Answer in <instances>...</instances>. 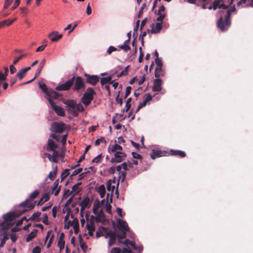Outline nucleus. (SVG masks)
<instances>
[{
	"label": "nucleus",
	"mask_w": 253,
	"mask_h": 253,
	"mask_svg": "<svg viewBox=\"0 0 253 253\" xmlns=\"http://www.w3.org/2000/svg\"><path fill=\"white\" fill-rule=\"evenodd\" d=\"M66 105L67 112L73 117H77L79 112L84 110V107L81 103H77L76 101L72 99H67L63 101Z\"/></svg>",
	"instance_id": "3"
},
{
	"label": "nucleus",
	"mask_w": 253,
	"mask_h": 253,
	"mask_svg": "<svg viewBox=\"0 0 253 253\" xmlns=\"http://www.w3.org/2000/svg\"><path fill=\"white\" fill-rule=\"evenodd\" d=\"M163 81L160 79H155L153 81V85L152 90L153 92H160L163 89L162 87Z\"/></svg>",
	"instance_id": "12"
},
{
	"label": "nucleus",
	"mask_w": 253,
	"mask_h": 253,
	"mask_svg": "<svg viewBox=\"0 0 253 253\" xmlns=\"http://www.w3.org/2000/svg\"><path fill=\"white\" fill-rule=\"evenodd\" d=\"M72 193V191H70L69 189L66 190L64 191V193L63 194V198H66L68 197Z\"/></svg>",
	"instance_id": "63"
},
{
	"label": "nucleus",
	"mask_w": 253,
	"mask_h": 253,
	"mask_svg": "<svg viewBox=\"0 0 253 253\" xmlns=\"http://www.w3.org/2000/svg\"><path fill=\"white\" fill-rule=\"evenodd\" d=\"M99 206V201H98L96 204L93 205L92 211L94 214H97V210L98 209Z\"/></svg>",
	"instance_id": "52"
},
{
	"label": "nucleus",
	"mask_w": 253,
	"mask_h": 253,
	"mask_svg": "<svg viewBox=\"0 0 253 253\" xmlns=\"http://www.w3.org/2000/svg\"><path fill=\"white\" fill-rule=\"evenodd\" d=\"M100 232L105 233V237L106 238L109 237L108 242V247H110L112 246L116 242V236L114 232L111 230H108V229L105 227L101 226L99 228Z\"/></svg>",
	"instance_id": "7"
},
{
	"label": "nucleus",
	"mask_w": 253,
	"mask_h": 253,
	"mask_svg": "<svg viewBox=\"0 0 253 253\" xmlns=\"http://www.w3.org/2000/svg\"><path fill=\"white\" fill-rule=\"evenodd\" d=\"M39 88L43 91V92L45 94V95L49 90L46 87L45 84L42 82H39L38 84Z\"/></svg>",
	"instance_id": "36"
},
{
	"label": "nucleus",
	"mask_w": 253,
	"mask_h": 253,
	"mask_svg": "<svg viewBox=\"0 0 253 253\" xmlns=\"http://www.w3.org/2000/svg\"><path fill=\"white\" fill-rule=\"evenodd\" d=\"M72 87V89L74 91H78L84 88V84L82 78L79 76H78L76 78L75 77L74 83Z\"/></svg>",
	"instance_id": "9"
},
{
	"label": "nucleus",
	"mask_w": 253,
	"mask_h": 253,
	"mask_svg": "<svg viewBox=\"0 0 253 253\" xmlns=\"http://www.w3.org/2000/svg\"><path fill=\"white\" fill-rule=\"evenodd\" d=\"M27 55L26 54H23L21 55L16 57L15 60L13 61V64H16L23 57H25Z\"/></svg>",
	"instance_id": "54"
},
{
	"label": "nucleus",
	"mask_w": 253,
	"mask_h": 253,
	"mask_svg": "<svg viewBox=\"0 0 253 253\" xmlns=\"http://www.w3.org/2000/svg\"><path fill=\"white\" fill-rule=\"evenodd\" d=\"M59 96V94L52 89H49L44 97L47 99L52 100V99H57Z\"/></svg>",
	"instance_id": "17"
},
{
	"label": "nucleus",
	"mask_w": 253,
	"mask_h": 253,
	"mask_svg": "<svg viewBox=\"0 0 253 253\" xmlns=\"http://www.w3.org/2000/svg\"><path fill=\"white\" fill-rule=\"evenodd\" d=\"M57 147V144L54 140L52 139H48L46 147V150L47 151L50 152L51 150H53V149H56Z\"/></svg>",
	"instance_id": "22"
},
{
	"label": "nucleus",
	"mask_w": 253,
	"mask_h": 253,
	"mask_svg": "<svg viewBox=\"0 0 253 253\" xmlns=\"http://www.w3.org/2000/svg\"><path fill=\"white\" fill-rule=\"evenodd\" d=\"M129 42V41L126 40L124 43L122 45H119V47L126 52L130 49V47L128 45Z\"/></svg>",
	"instance_id": "33"
},
{
	"label": "nucleus",
	"mask_w": 253,
	"mask_h": 253,
	"mask_svg": "<svg viewBox=\"0 0 253 253\" xmlns=\"http://www.w3.org/2000/svg\"><path fill=\"white\" fill-rule=\"evenodd\" d=\"M165 10V7L164 5H161L158 10V15L159 16L157 18L156 20L157 22H163V20L166 17V14L165 13H162Z\"/></svg>",
	"instance_id": "19"
},
{
	"label": "nucleus",
	"mask_w": 253,
	"mask_h": 253,
	"mask_svg": "<svg viewBox=\"0 0 253 253\" xmlns=\"http://www.w3.org/2000/svg\"><path fill=\"white\" fill-rule=\"evenodd\" d=\"M103 142L104 143H106V141L104 138L101 137L100 138H98L95 140V146H98L101 142Z\"/></svg>",
	"instance_id": "50"
},
{
	"label": "nucleus",
	"mask_w": 253,
	"mask_h": 253,
	"mask_svg": "<svg viewBox=\"0 0 253 253\" xmlns=\"http://www.w3.org/2000/svg\"><path fill=\"white\" fill-rule=\"evenodd\" d=\"M48 200V196L47 194H44L42 196L41 198L39 200L38 203V205L42 204L43 203L46 202Z\"/></svg>",
	"instance_id": "39"
},
{
	"label": "nucleus",
	"mask_w": 253,
	"mask_h": 253,
	"mask_svg": "<svg viewBox=\"0 0 253 253\" xmlns=\"http://www.w3.org/2000/svg\"><path fill=\"white\" fill-rule=\"evenodd\" d=\"M65 129L64 124L54 123L52 124L50 130L53 132L62 133Z\"/></svg>",
	"instance_id": "13"
},
{
	"label": "nucleus",
	"mask_w": 253,
	"mask_h": 253,
	"mask_svg": "<svg viewBox=\"0 0 253 253\" xmlns=\"http://www.w3.org/2000/svg\"><path fill=\"white\" fill-rule=\"evenodd\" d=\"M95 94L94 90L91 87H88L83 95L82 98V102L85 105L88 106L93 99V95Z\"/></svg>",
	"instance_id": "6"
},
{
	"label": "nucleus",
	"mask_w": 253,
	"mask_h": 253,
	"mask_svg": "<svg viewBox=\"0 0 253 253\" xmlns=\"http://www.w3.org/2000/svg\"><path fill=\"white\" fill-rule=\"evenodd\" d=\"M16 18H15L12 20H10V19H7L6 20H4V22L5 23V25L6 26H9L15 20H16Z\"/></svg>",
	"instance_id": "61"
},
{
	"label": "nucleus",
	"mask_w": 253,
	"mask_h": 253,
	"mask_svg": "<svg viewBox=\"0 0 253 253\" xmlns=\"http://www.w3.org/2000/svg\"><path fill=\"white\" fill-rule=\"evenodd\" d=\"M128 67L129 66H127L125 68L117 75V77H120L122 76L126 75L128 72Z\"/></svg>",
	"instance_id": "47"
},
{
	"label": "nucleus",
	"mask_w": 253,
	"mask_h": 253,
	"mask_svg": "<svg viewBox=\"0 0 253 253\" xmlns=\"http://www.w3.org/2000/svg\"><path fill=\"white\" fill-rule=\"evenodd\" d=\"M118 49L117 48L113 46H110L109 47L107 50V53L109 55L111 54L113 52L117 51Z\"/></svg>",
	"instance_id": "49"
},
{
	"label": "nucleus",
	"mask_w": 253,
	"mask_h": 253,
	"mask_svg": "<svg viewBox=\"0 0 253 253\" xmlns=\"http://www.w3.org/2000/svg\"><path fill=\"white\" fill-rule=\"evenodd\" d=\"M52 151V162L53 163H57L58 162V158L60 156V153L59 152L57 151L56 150L53 149V150H51Z\"/></svg>",
	"instance_id": "32"
},
{
	"label": "nucleus",
	"mask_w": 253,
	"mask_h": 253,
	"mask_svg": "<svg viewBox=\"0 0 253 253\" xmlns=\"http://www.w3.org/2000/svg\"><path fill=\"white\" fill-rule=\"evenodd\" d=\"M131 154H132V157L134 159H141V158H142L140 154H138L136 152H132L131 153Z\"/></svg>",
	"instance_id": "62"
},
{
	"label": "nucleus",
	"mask_w": 253,
	"mask_h": 253,
	"mask_svg": "<svg viewBox=\"0 0 253 253\" xmlns=\"http://www.w3.org/2000/svg\"><path fill=\"white\" fill-rule=\"evenodd\" d=\"M112 75L109 76L107 77H103L101 78L100 83L103 86L107 84H112Z\"/></svg>",
	"instance_id": "30"
},
{
	"label": "nucleus",
	"mask_w": 253,
	"mask_h": 253,
	"mask_svg": "<svg viewBox=\"0 0 253 253\" xmlns=\"http://www.w3.org/2000/svg\"><path fill=\"white\" fill-rule=\"evenodd\" d=\"M102 156V154H100L98 156H97L96 157H95L92 160V162L93 163H98L100 161V158Z\"/></svg>",
	"instance_id": "60"
},
{
	"label": "nucleus",
	"mask_w": 253,
	"mask_h": 253,
	"mask_svg": "<svg viewBox=\"0 0 253 253\" xmlns=\"http://www.w3.org/2000/svg\"><path fill=\"white\" fill-rule=\"evenodd\" d=\"M84 76L86 78V83L92 85H96L99 81V77L97 75H90L85 73Z\"/></svg>",
	"instance_id": "11"
},
{
	"label": "nucleus",
	"mask_w": 253,
	"mask_h": 253,
	"mask_svg": "<svg viewBox=\"0 0 253 253\" xmlns=\"http://www.w3.org/2000/svg\"><path fill=\"white\" fill-rule=\"evenodd\" d=\"M89 198L87 197L84 198L80 204L81 206V211H82L84 210L88 205L89 202Z\"/></svg>",
	"instance_id": "29"
},
{
	"label": "nucleus",
	"mask_w": 253,
	"mask_h": 253,
	"mask_svg": "<svg viewBox=\"0 0 253 253\" xmlns=\"http://www.w3.org/2000/svg\"><path fill=\"white\" fill-rule=\"evenodd\" d=\"M15 65V64H13V63L12 64H11L9 66V70H10V73L11 74H13L16 71V69L14 67Z\"/></svg>",
	"instance_id": "57"
},
{
	"label": "nucleus",
	"mask_w": 253,
	"mask_h": 253,
	"mask_svg": "<svg viewBox=\"0 0 253 253\" xmlns=\"http://www.w3.org/2000/svg\"><path fill=\"white\" fill-rule=\"evenodd\" d=\"M98 192L101 198H103L105 197L106 194V189L105 187L103 184L101 185L99 187Z\"/></svg>",
	"instance_id": "35"
},
{
	"label": "nucleus",
	"mask_w": 253,
	"mask_h": 253,
	"mask_svg": "<svg viewBox=\"0 0 253 253\" xmlns=\"http://www.w3.org/2000/svg\"><path fill=\"white\" fill-rule=\"evenodd\" d=\"M48 139H52L53 140L55 139L56 142L59 141V138L58 137V136L55 134H51Z\"/></svg>",
	"instance_id": "59"
},
{
	"label": "nucleus",
	"mask_w": 253,
	"mask_h": 253,
	"mask_svg": "<svg viewBox=\"0 0 253 253\" xmlns=\"http://www.w3.org/2000/svg\"><path fill=\"white\" fill-rule=\"evenodd\" d=\"M153 97L150 93H147L145 95V99L143 101H145L147 104L148 102L152 100Z\"/></svg>",
	"instance_id": "48"
},
{
	"label": "nucleus",
	"mask_w": 253,
	"mask_h": 253,
	"mask_svg": "<svg viewBox=\"0 0 253 253\" xmlns=\"http://www.w3.org/2000/svg\"><path fill=\"white\" fill-rule=\"evenodd\" d=\"M39 194V191L38 190H34L29 196V198H27L29 200H33L35 199Z\"/></svg>",
	"instance_id": "40"
},
{
	"label": "nucleus",
	"mask_w": 253,
	"mask_h": 253,
	"mask_svg": "<svg viewBox=\"0 0 253 253\" xmlns=\"http://www.w3.org/2000/svg\"><path fill=\"white\" fill-rule=\"evenodd\" d=\"M165 74L166 72L163 68L155 69V77H156V79L163 77L165 76Z\"/></svg>",
	"instance_id": "28"
},
{
	"label": "nucleus",
	"mask_w": 253,
	"mask_h": 253,
	"mask_svg": "<svg viewBox=\"0 0 253 253\" xmlns=\"http://www.w3.org/2000/svg\"><path fill=\"white\" fill-rule=\"evenodd\" d=\"M70 169H65L61 174V181H62L63 179H64L66 177H67L69 174Z\"/></svg>",
	"instance_id": "42"
},
{
	"label": "nucleus",
	"mask_w": 253,
	"mask_h": 253,
	"mask_svg": "<svg viewBox=\"0 0 253 253\" xmlns=\"http://www.w3.org/2000/svg\"><path fill=\"white\" fill-rule=\"evenodd\" d=\"M86 227L88 230L89 235L92 236L95 229L94 223L93 221L91 220L89 222H87L86 225Z\"/></svg>",
	"instance_id": "24"
},
{
	"label": "nucleus",
	"mask_w": 253,
	"mask_h": 253,
	"mask_svg": "<svg viewBox=\"0 0 253 253\" xmlns=\"http://www.w3.org/2000/svg\"><path fill=\"white\" fill-rule=\"evenodd\" d=\"M41 252V248L39 246L35 247L33 250V253H40Z\"/></svg>",
	"instance_id": "64"
},
{
	"label": "nucleus",
	"mask_w": 253,
	"mask_h": 253,
	"mask_svg": "<svg viewBox=\"0 0 253 253\" xmlns=\"http://www.w3.org/2000/svg\"><path fill=\"white\" fill-rule=\"evenodd\" d=\"M126 157V154L124 152H118L115 153L114 157L111 159L110 162L112 163H119L122 161V159Z\"/></svg>",
	"instance_id": "15"
},
{
	"label": "nucleus",
	"mask_w": 253,
	"mask_h": 253,
	"mask_svg": "<svg viewBox=\"0 0 253 253\" xmlns=\"http://www.w3.org/2000/svg\"><path fill=\"white\" fill-rule=\"evenodd\" d=\"M59 180H56L53 184V187L51 189V194H53L55 196H57L60 190V186L58 187Z\"/></svg>",
	"instance_id": "23"
},
{
	"label": "nucleus",
	"mask_w": 253,
	"mask_h": 253,
	"mask_svg": "<svg viewBox=\"0 0 253 253\" xmlns=\"http://www.w3.org/2000/svg\"><path fill=\"white\" fill-rule=\"evenodd\" d=\"M41 212H34L32 215V216L30 217V218L29 219V220H34L35 219H36V218L39 217L41 215Z\"/></svg>",
	"instance_id": "44"
},
{
	"label": "nucleus",
	"mask_w": 253,
	"mask_h": 253,
	"mask_svg": "<svg viewBox=\"0 0 253 253\" xmlns=\"http://www.w3.org/2000/svg\"><path fill=\"white\" fill-rule=\"evenodd\" d=\"M62 34H58L57 31H53L48 35V37L50 38L51 41L53 42L58 41L62 38Z\"/></svg>",
	"instance_id": "18"
},
{
	"label": "nucleus",
	"mask_w": 253,
	"mask_h": 253,
	"mask_svg": "<svg viewBox=\"0 0 253 253\" xmlns=\"http://www.w3.org/2000/svg\"><path fill=\"white\" fill-rule=\"evenodd\" d=\"M37 230L33 229L27 236L26 241L27 242H29L31 241L37 235Z\"/></svg>",
	"instance_id": "34"
},
{
	"label": "nucleus",
	"mask_w": 253,
	"mask_h": 253,
	"mask_svg": "<svg viewBox=\"0 0 253 253\" xmlns=\"http://www.w3.org/2000/svg\"><path fill=\"white\" fill-rule=\"evenodd\" d=\"M170 154L173 156H178L181 158H184L186 156V153L181 150H174L171 149L170 150Z\"/></svg>",
	"instance_id": "27"
},
{
	"label": "nucleus",
	"mask_w": 253,
	"mask_h": 253,
	"mask_svg": "<svg viewBox=\"0 0 253 253\" xmlns=\"http://www.w3.org/2000/svg\"><path fill=\"white\" fill-rule=\"evenodd\" d=\"M82 170H83V169L82 168H79L78 169H75V170L73 171V172H72V173L70 177H73L74 176H75V175H77L78 174L80 173Z\"/></svg>",
	"instance_id": "51"
},
{
	"label": "nucleus",
	"mask_w": 253,
	"mask_h": 253,
	"mask_svg": "<svg viewBox=\"0 0 253 253\" xmlns=\"http://www.w3.org/2000/svg\"><path fill=\"white\" fill-rule=\"evenodd\" d=\"M75 80V76H73L70 79L68 80L65 83L57 86L55 89L57 91H67L73 85Z\"/></svg>",
	"instance_id": "8"
},
{
	"label": "nucleus",
	"mask_w": 253,
	"mask_h": 253,
	"mask_svg": "<svg viewBox=\"0 0 253 253\" xmlns=\"http://www.w3.org/2000/svg\"><path fill=\"white\" fill-rule=\"evenodd\" d=\"M29 201V199H26L24 201L22 202L19 205V206L20 207H23L24 208H27V209H25L27 210L26 211H28V210H31L34 208V206L31 205H28V202Z\"/></svg>",
	"instance_id": "31"
},
{
	"label": "nucleus",
	"mask_w": 253,
	"mask_h": 253,
	"mask_svg": "<svg viewBox=\"0 0 253 253\" xmlns=\"http://www.w3.org/2000/svg\"><path fill=\"white\" fill-rule=\"evenodd\" d=\"M131 86H128L126 87V93H125V95L124 96V98H126L129 95V94H130V93L131 92Z\"/></svg>",
	"instance_id": "56"
},
{
	"label": "nucleus",
	"mask_w": 253,
	"mask_h": 253,
	"mask_svg": "<svg viewBox=\"0 0 253 253\" xmlns=\"http://www.w3.org/2000/svg\"><path fill=\"white\" fill-rule=\"evenodd\" d=\"M139 24V20H137L136 23V25L133 28V37H137V30Z\"/></svg>",
	"instance_id": "46"
},
{
	"label": "nucleus",
	"mask_w": 253,
	"mask_h": 253,
	"mask_svg": "<svg viewBox=\"0 0 253 253\" xmlns=\"http://www.w3.org/2000/svg\"><path fill=\"white\" fill-rule=\"evenodd\" d=\"M163 22H158L157 23H152L151 26V33L156 34L160 33L163 28Z\"/></svg>",
	"instance_id": "14"
},
{
	"label": "nucleus",
	"mask_w": 253,
	"mask_h": 253,
	"mask_svg": "<svg viewBox=\"0 0 253 253\" xmlns=\"http://www.w3.org/2000/svg\"><path fill=\"white\" fill-rule=\"evenodd\" d=\"M27 210H19L16 212L9 211V212L4 214L2 215L3 222L0 223V229L1 233H4L7 232V230L12 225V222L20 215L26 212Z\"/></svg>",
	"instance_id": "1"
},
{
	"label": "nucleus",
	"mask_w": 253,
	"mask_h": 253,
	"mask_svg": "<svg viewBox=\"0 0 253 253\" xmlns=\"http://www.w3.org/2000/svg\"><path fill=\"white\" fill-rule=\"evenodd\" d=\"M48 102L57 115L62 117L65 116V111L63 108L59 106L56 105L52 100L48 99Z\"/></svg>",
	"instance_id": "10"
},
{
	"label": "nucleus",
	"mask_w": 253,
	"mask_h": 253,
	"mask_svg": "<svg viewBox=\"0 0 253 253\" xmlns=\"http://www.w3.org/2000/svg\"><path fill=\"white\" fill-rule=\"evenodd\" d=\"M115 186L114 185H112V182L111 181V180L108 181L107 183V190L108 191H110L111 192V194H110V203L108 204V206L109 207H111V205H110V203H112V194H113V191L115 189Z\"/></svg>",
	"instance_id": "25"
},
{
	"label": "nucleus",
	"mask_w": 253,
	"mask_h": 253,
	"mask_svg": "<svg viewBox=\"0 0 253 253\" xmlns=\"http://www.w3.org/2000/svg\"><path fill=\"white\" fill-rule=\"evenodd\" d=\"M81 182H78L77 183L74 185L72 187V192H74L75 194H77L79 192L80 190L79 189V186L81 185Z\"/></svg>",
	"instance_id": "41"
},
{
	"label": "nucleus",
	"mask_w": 253,
	"mask_h": 253,
	"mask_svg": "<svg viewBox=\"0 0 253 253\" xmlns=\"http://www.w3.org/2000/svg\"><path fill=\"white\" fill-rule=\"evenodd\" d=\"M236 11V7L233 5L230 9L227 11L225 17V20L223 21V17L221 16L217 21V26L222 32L227 31L231 25L230 16L232 12Z\"/></svg>",
	"instance_id": "4"
},
{
	"label": "nucleus",
	"mask_w": 253,
	"mask_h": 253,
	"mask_svg": "<svg viewBox=\"0 0 253 253\" xmlns=\"http://www.w3.org/2000/svg\"><path fill=\"white\" fill-rule=\"evenodd\" d=\"M120 243L125 245L122 249L120 248H113L111 250L110 253H131L132 250H138L139 253H142L143 247L141 245H137L133 241H129L128 239L125 240L124 242L121 241Z\"/></svg>",
	"instance_id": "2"
},
{
	"label": "nucleus",
	"mask_w": 253,
	"mask_h": 253,
	"mask_svg": "<svg viewBox=\"0 0 253 253\" xmlns=\"http://www.w3.org/2000/svg\"><path fill=\"white\" fill-rule=\"evenodd\" d=\"M45 63V58H43L42 59V60L40 63L38 68H37V69L36 71L35 78H37L40 76Z\"/></svg>",
	"instance_id": "26"
},
{
	"label": "nucleus",
	"mask_w": 253,
	"mask_h": 253,
	"mask_svg": "<svg viewBox=\"0 0 253 253\" xmlns=\"http://www.w3.org/2000/svg\"><path fill=\"white\" fill-rule=\"evenodd\" d=\"M42 222L45 225L48 224V215L46 213L43 215V217L42 218Z\"/></svg>",
	"instance_id": "58"
},
{
	"label": "nucleus",
	"mask_w": 253,
	"mask_h": 253,
	"mask_svg": "<svg viewBox=\"0 0 253 253\" xmlns=\"http://www.w3.org/2000/svg\"><path fill=\"white\" fill-rule=\"evenodd\" d=\"M167 152L165 151L160 150L153 149L150 153L151 158L154 160L157 158H159L166 156Z\"/></svg>",
	"instance_id": "16"
},
{
	"label": "nucleus",
	"mask_w": 253,
	"mask_h": 253,
	"mask_svg": "<svg viewBox=\"0 0 253 253\" xmlns=\"http://www.w3.org/2000/svg\"><path fill=\"white\" fill-rule=\"evenodd\" d=\"M126 171H122L120 172L119 173V181H121V182H123L125 179H126Z\"/></svg>",
	"instance_id": "43"
},
{
	"label": "nucleus",
	"mask_w": 253,
	"mask_h": 253,
	"mask_svg": "<svg viewBox=\"0 0 253 253\" xmlns=\"http://www.w3.org/2000/svg\"><path fill=\"white\" fill-rule=\"evenodd\" d=\"M31 69V67H27L20 70L16 75L20 80H21L26 76L27 72Z\"/></svg>",
	"instance_id": "20"
},
{
	"label": "nucleus",
	"mask_w": 253,
	"mask_h": 253,
	"mask_svg": "<svg viewBox=\"0 0 253 253\" xmlns=\"http://www.w3.org/2000/svg\"><path fill=\"white\" fill-rule=\"evenodd\" d=\"M58 247L59 248L60 250H62L65 247V241L64 240H58Z\"/></svg>",
	"instance_id": "45"
},
{
	"label": "nucleus",
	"mask_w": 253,
	"mask_h": 253,
	"mask_svg": "<svg viewBox=\"0 0 253 253\" xmlns=\"http://www.w3.org/2000/svg\"><path fill=\"white\" fill-rule=\"evenodd\" d=\"M132 99L131 97L128 98L126 102L125 108L124 109L122 112H127L130 109L131 105H130V102L131 101Z\"/></svg>",
	"instance_id": "37"
},
{
	"label": "nucleus",
	"mask_w": 253,
	"mask_h": 253,
	"mask_svg": "<svg viewBox=\"0 0 253 253\" xmlns=\"http://www.w3.org/2000/svg\"><path fill=\"white\" fill-rule=\"evenodd\" d=\"M156 67L155 69H161L163 67V63L162 58H156L155 60Z\"/></svg>",
	"instance_id": "38"
},
{
	"label": "nucleus",
	"mask_w": 253,
	"mask_h": 253,
	"mask_svg": "<svg viewBox=\"0 0 253 253\" xmlns=\"http://www.w3.org/2000/svg\"><path fill=\"white\" fill-rule=\"evenodd\" d=\"M115 144L112 146V148L110 146L108 148V152L109 153H117L118 152H121L123 150L122 147L117 144L116 141H115Z\"/></svg>",
	"instance_id": "21"
},
{
	"label": "nucleus",
	"mask_w": 253,
	"mask_h": 253,
	"mask_svg": "<svg viewBox=\"0 0 253 253\" xmlns=\"http://www.w3.org/2000/svg\"><path fill=\"white\" fill-rule=\"evenodd\" d=\"M117 226L118 229L121 231V233L117 235L119 238L118 242H121V239L126 238V232L129 228L126 222L120 218L117 220Z\"/></svg>",
	"instance_id": "5"
},
{
	"label": "nucleus",
	"mask_w": 253,
	"mask_h": 253,
	"mask_svg": "<svg viewBox=\"0 0 253 253\" xmlns=\"http://www.w3.org/2000/svg\"><path fill=\"white\" fill-rule=\"evenodd\" d=\"M70 224L71 226H73L74 228H75V227L79 226L78 220L77 218H75Z\"/></svg>",
	"instance_id": "55"
},
{
	"label": "nucleus",
	"mask_w": 253,
	"mask_h": 253,
	"mask_svg": "<svg viewBox=\"0 0 253 253\" xmlns=\"http://www.w3.org/2000/svg\"><path fill=\"white\" fill-rule=\"evenodd\" d=\"M146 7V3H143L142 6H141V7L140 8V9L139 10V12H138V17L139 18L141 16L142 13H143V10Z\"/></svg>",
	"instance_id": "53"
}]
</instances>
